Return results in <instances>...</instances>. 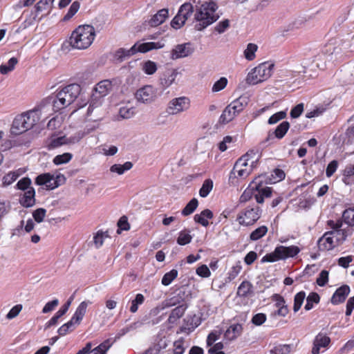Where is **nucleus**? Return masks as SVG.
<instances>
[{"label": "nucleus", "mask_w": 354, "mask_h": 354, "mask_svg": "<svg viewBox=\"0 0 354 354\" xmlns=\"http://www.w3.org/2000/svg\"><path fill=\"white\" fill-rule=\"evenodd\" d=\"M217 5L214 1L205 2L196 8L194 28L201 31L216 21L219 16L216 13Z\"/></svg>", "instance_id": "1"}, {"label": "nucleus", "mask_w": 354, "mask_h": 354, "mask_svg": "<svg viewBox=\"0 0 354 354\" xmlns=\"http://www.w3.org/2000/svg\"><path fill=\"white\" fill-rule=\"evenodd\" d=\"M112 87L111 82L108 80L101 81L95 87L86 113L87 116L89 117L94 113V116L91 118V120H97L100 119L102 99L108 95L111 91Z\"/></svg>", "instance_id": "2"}, {"label": "nucleus", "mask_w": 354, "mask_h": 354, "mask_svg": "<svg viewBox=\"0 0 354 354\" xmlns=\"http://www.w3.org/2000/svg\"><path fill=\"white\" fill-rule=\"evenodd\" d=\"M95 37V31L93 26L90 25L79 26L73 31L69 38V44L75 49H86L92 44Z\"/></svg>", "instance_id": "3"}, {"label": "nucleus", "mask_w": 354, "mask_h": 354, "mask_svg": "<svg viewBox=\"0 0 354 354\" xmlns=\"http://www.w3.org/2000/svg\"><path fill=\"white\" fill-rule=\"evenodd\" d=\"M164 44L160 42H136L129 49L121 48L117 50L114 53V59L117 62L120 63L131 56L136 54L137 53H145L151 50L162 48Z\"/></svg>", "instance_id": "4"}, {"label": "nucleus", "mask_w": 354, "mask_h": 354, "mask_svg": "<svg viewBox=\"0 0 354 354\" xmlns=\"http://www.w3.org/2000/svg\"><path fill=\"white\" fill-rule=\"evenodd\" d=\"M40 120L34 109L24 112L15 117L11 131L15 134H20L31 129Z\"/></svg>", "instance_id": "5"}, {"label": "nucleus", "mask_w": 354, "mask_h": 354, "mask_svg": "<svg viewBox=\"0 0 354 354\" xmlns=\"http://www.w3.org/2000/svg\"><path fill=\"white\" fill-rule=\"evenodd\" d=\"M80 92L81 87L79 84H71L51 95L56 101L58 108L62 110L71 104L80 94Z\"/></svg>", "instance_id": "6"}, {"label": "nucleus", "mask_w": 354, "mask_h": 354, "mask_svg": "<svg viewBox=\"0 0 354 354\" xmlns=\"http://www.w3.org/2000/svg\"><path fill=\"white\" fill-rule=\"evenodd\" d=\"M300 248L297 245H278L275 248L272 252L268 253L263 256L261 260V262L273 263L281 260H285L288 258H294L300 252Z\"/></svg>", "instance_id": "7"}, {"label": "nucleus", "mask_w": 354, "mask_h": 354, "mask_svg": "<svg viewBox=\"0 0 354 354\" xmlns=\"http://www.w3.org/2000/svg\"><path fill=\"white\" fill-rule=\"evenodd\" d=\"M274 64L270 62H263L252 68L248 73L246 82L249 84L255 85L269 79L273 72Z\"/></svg>", "instance_id": "8"}, {"label": "nucleus", "mask_w": 354, "mask_h": 354, "mask_svg": "<svg viewBox=\"0 0 354 354\" xmlns=\"http://www.w3.org/2000/svg\"><path fill=\"white\" fill-rule=\"evenodd\" d=\"M262 209L258 205H248L242 209L236 216V221L243 226H250L261 218Z\"/></svg>", "instance_id": "9"}, {"label": "nucleus", "mask_w": 354, "mask_h": 354, "mask_svg": "<svg viewBox=\"0 0 354 354\" xmlns=\"http://www.w3.org/2000/svg\"><path fill=\"white\" fill-rule=\"evenodd\" d=\"M56 101L53 99L52 95L44 98L41 102L37 105L33 109L37 113L40 120H45L51 115L54 112L60 111L57 106Z\"/></svg>", "instance_id": "10"}, {"label": "nucleus", "mask_w": 354, "mask_h": 354, "mask_svg": "<svg viewBox=\"0 0 354 354\" xmlns=\"http://www.w3.org/2000/svg\"><path fill=\"white\" fill-rule=\"evenodd\" d=\"M190 100L187 97L172 99L168 104L167 112L170 115H176L189 109Z\"/></svg>", "instance_id": "11"}, {"label": "nucleus", "mask_w": 354, "mask_h": 354, "mask_svg": "<svg viewBox=\"0 0 354 354\" xmlns=\"http://www.w3.org/2000/svg\"><path fill=\"white\" fill-rule=\"evenodd\" d=\"M135 97L139 103L150 104L156 98V89L150 85L144 86L136 91Z\"/></svg>", "instance_id": "12"}, {"label": "nucleus", "mask_w": 354, "mask_h": 354, "mask_svg": "<svg viewBox=\"0 0 354 354\" xmlns=\"http://www.w3.org/2000/svg\"><path fill=\"white\" fill-rule=\"evenodd\" d=\"M327 224L332 230L328 232L332 234L331 236L335 241V243L338 245H341L346 240L348 236L347 232L345 230L341 229L342 222L341 221H334L329 220L328 221Z\"/></svg>", "instance_id": "13"}, {"label": "nucleus", "mask_w": 354, "mask_h": 354, "mask_svg": "<svg viewBox=\"0 0 354 354\" xmlns=\"http://www.w3.org/2000/svg\"><path fill=\"white\" fill-rule=\"evenodd\" d=\"M113 342L110 339L104 340L100 345L94 348L91 342H87L84 347L80 350L76 354H106V351L112 346Z\"/></svg>", "instance_id": "14"}, {"label": "nucleus", "mask_w": 354, "mask_h": 354, "mask_svg": "<svg viewBox=\"0 0 354 354\" xmlns=\"http://www.w3.org/2000/svg\"><path fill=\"white\" fill-rule=\"evenodd\" d=\"M249 156H240L236 161L234 169L237 171L240 177L245 178L248 176L252 171V168L250 167Z\"/></svg>", "instance_id": "15"}, {"label": "nucleus", "mask_w": 354, "mask_h": 354, "mask_svg": "<svg viewBox=\"0 0 354 354\" xmlns=\"http://www.w3.org/2000/svg\"><path fill=\"white\" fill-rule=\"evenodd\" d=\"M331 234L326 232L319 239L317 245L320 251H329L338 246Z\"/></svg>", "instance_id": "16"}, {"label": "nucleus", "mask_w": 354, "mask_h": 354, "mask_svg": "<svg viewBox=\"0 0 354 354\" xmlns=\"http://www.w3.org/2000/svg\"><path fill=\"white\" fill-rule=\"evenodd\" d=\"M330 344V338L328 336L322 333H318L313 340L312 354H319L321 348H327Z\"/></svg>", "instance_id": "17"}, {"label": "nucleus", "mask_w": 354, "mask_h": 354, "mask_svg": "<svg viewBox=\"0 0 354 354\" xmlns=\"http://www.w3.org/2000/svg\"><path fill=\"white\" fill-rule=\"evenodd\" d=\"M35 184L38 185H46L48 189H53L59 185L57 180H55L53 176L49 173L37 176L35 178Z\"/></svg>", "instance_id": "18"}, {"label": "nucleus", "mask_w": 354, "mask_h": 354, "mask_svg": "<svg viewBox=\"0 0 354 354\" xmlns=\"http://www.w3.org/2000/svg\"><path fill=\"white\" fill-rule=\"evenodd\" d=\"M350 287L348 285H342L333 293L330 301L334 305L343 303L350 292Z\"/></svg>", "instance_id": "19"}, {"label": "nucleus", "mask_w": 354, "mask_h": 354, "mask_svg": "<svg viewBox=\"0 0 354 354\" xmlns=\"http://www.w3.org/2000/svg\"><path fill=\"white\" fill-rule=\"evenodd\" d=\"M193 53V49L190 48L189 44L177 45L171 51V58L176 59L185 57Z\"/></svg>", "instance_id": "20"}, {"label": "nucleus", "mask_w": 354, "mask_h": 354, "mask_svg": "<svg viewBox=\"0 0 354 354\" xmlns=\"http://www.w3.org/2000/svg\"><path fill=\"white\" fill-rule=\"evenodd\" d=\"M188 306L185 302L174 308L170 313L167 322L169 324H175L185 314Z\"/></svg>", "instance_id": "21"}, {"label": "nucleus", "mask_w": 354, "mask_h": 354, "mask_svg": "<svg viewBox=\"0 0 354 354\" xmlns=\"http://www.w3.org/2000/svg\"><path fill=\"white\" fill-rule=\"evenodd\" d=\"M35 191L33 187L25 191L20 196L19 203L24 207H31L35 205Z\"/></svg>", "instance_id": "22"}, {"label": "nucleus", "mask_w": 354, "mask_h": 354, "mask_svg": "<svg viewBox=\"0 0 354 354\" xmlns=\"http://www.w3.org/2000/svg\"><path fill=\"white\" fill-rule=\"evenodd\" d=\"M177 71L174 69H167L162 75L160 78V84L163 88L169 87L174 82Z\"/></svg>", "instance_id": "23"}, {"label": "nucleus", "mask_w": 354, "mask_h": 354, "mask_svg": "<svg viewBox=\"0 0 354 354\" xmlns=\"http://www.w3.org/2000/svg\"><path fill=\"white\" fill-rule=\"evenodd\" d=\"M253 295V286L249 281L245 280L238 287L236 295L239 297L247 298Z\"/></svg>", "instance_id": "24"}, {"label": "nucleus", "mask_w": 354, "mask_h": 354, "mask_svg": "<svg viewBox=\"0 0 354 354\" xmlns=\"http://www.w3.org/2000/svg\"><path fill=\"white\" fill-rule=\"evenodd\" d=\"M91 304L92 302L90 301H83L79 304L75 313L71 317L75 322H76L77 324H80L86 313L88 306Z\"/></svg>", "instance_id": "25"}, {"label": "nucleus", "mask_w": 354, "mask_h": 354, "mask_svg": "<svg viewBox=\"0 0 354 354\" xmlns=\"http://www.w3.org/2000/svg\"><path fill=\"white\" fill-rule=\"evenodd\" d=\"M213 216V212L209 209H205L200 214H195L194 220L196 223L201 224L202 226L207 227L209 224L208 220L212 219Z\"/></svg>", "instance_id": "26"}, {"label": "nucleus", "mask_w": 354, "mask_h": 354, "mask_svg": "<svg viewBox=\"0 0 354 354\" xmlns=\"http://www.w3.org/2000/svg\"><path fill=\"white\" fill-rule=\"evenodd\" d=\"M342 181L346 185H354V164L347 165L342 171Z\"/></svg>", "instance_id": "27"}, {"label": "nucleus", "mask_w": 354, "mask_h": 354, "mask_svg": "<svg viewBox=\"0 0 354 354\" xmlns=\"http://www.w3.org/2000/svg\"><path fill=\"white\" fill-rule=\"evenodd\" d=\"M168 17V10L163 8L154 15L149 21L151 26H158L162 24Z\"/></svg>", "instance_id": "28"}, {"label": "nucleus", "mask_w": 354, "mask_h": 354, "mask_svg": "<svg viewBox=\"0 0 354 354\" xmlns=\"http://www.w3.org/2000/svg\"><path fill=\"white\" fill-rule=\"evenodd\" d=\"M242 330L243 327L241 324H232L225 331L224 337L228 340H233L241 335Z\"/></svg>", "instance_id": "29"}, {"label": "nucleus", "mask_w": 354, "mask_h": 354, "mask_svg": "<svg viewBox=\"0 0 354 354\" xmlns=\"http://www.w3.org/2000/svg\"><path fill=\"white\" fill-rule=\"evenodd\" d=\"M80 138H81V137L67 138L66 136H61V137H59V138L52 140V141L50 142V144L49 145V147L55 148V147H59L64 144L73 143V142L79 141Z\"/></svg>", "instance_id": "30"}, {"label": "nucleus", "mask_w": 354, "mask_h": 354, "mask_svg": "<svg viewBox=\"0 0 354 354\" xmlns=\"http://www.w3.org/2000/svg\"><path fill=\"white\" fill-rule=\"evenodd\" d=\"M136 113L135 108L129 102L125 104H121L118 114L123 119H129L133 117Z\"/></svg>", "instance_id": "31"}, {"label": "nucleus", "mask_w": 354, "mask_h": 354, "mask_svg": "<svg viewBox=\"0 0 354 354\" xmlns=\"http://www.w3.org/2000/svg\"><path fill=\"white\" fill-rule=\"evenodd\" d=\"M248 104V98L246 97L241 96L240 97L236 99L233 102H232L229 105L232 108V109L236 113V114H239L243 109Z\"/></svg>", "instance_id": "32"}, {"label": "nucleus", "mask_w": 354, "mask_h": 354, "mask_svg": "<svg viewBox=\"0 0 354 354\" xmlns=\"http://www.w3.org/2000/svg\"><path fill=\"white\" fill-rule=\"evenodd\" d=\"M80 324H77L76 322H75L72 318L66 324H63L61 327L59 328L57 332L60 336H64L68 333L73 331L77 326Z\"/></svg>", "instance_id": "33"}, {"label": "nucleus", "mask_w": 354, "mask_h": 354, "mask_svg": "<svg viewBox=\"0 0 354 354\" xmlns=\"http://www.w3.org/2000/svg\"><path fill=\"white\" fill-rule=\"evenodd\" d=\"M320 301V296L315 292H310L306 297V303L304 306L306 310H310L313 308L314 304H317Z\"/></svg>", "instance_id": "34"}, {"label": "nucleus", "mask_w": 354, "mask_h": 354, "mask_svg": "<svg viewBox=\"0 0 354 354\" xmlns=\"http://www.w3.org/2000/svg\"><path fill=\"white\" fill-rule=\"evenodd\" d=\"M236 115V113L230 105H228L223 111V113L220 117V121L225 124L228 123L232 121Z\"/></svg>", "instance_id": "35"}, {"label": "nucleus", "mask_w": 354, "mask_h": 354, "mask_svg": "<svg viewBox=\"0 0 354 354\" xmlns=\"http://www.w3.org/2000/svg\"><path fill=\"white\" fill-rule=\"evenodd\" d=\"M285 177L286 174L284 171L281 169L276 168L271 172L270 177L268 178V183L270 184H274L283 180Z\"/></svg>", "instance_id": "36"}, {"label": "nucleus", "mask_w": 354, "mask_h": 354, "mask_svg": "<svg viewBox=\"0 0 354 354\" xmlns=\"http://www.w3.org/2000/svg\"><path fill=\"white\" fill-rule=\"evenodd\" d=\"M268 228L266 225H261L254 230H253L250 234V240L252 241H257L263 237L268 232Z\"/></svg>", "instance_id": "37"}, {"label": "nucleus", "mask_w": 354, "mask_h": 354, "mask_svg": "<svg viewBox=\"0 0 354 354\" xmlns=\"http://www.w3.org/2000/svg\"><path fill=\"white\" fill-rule=\"evenodd\" d=\"M258 50V46L253 43L247 45L246 48L243 51L245 58L248 61H252L256 57V52Z\"/></svg>", "instance_id": "38"}, {"label": "nucleus", "mask_w": 354, "mask_h": 354, "mask_svg": "<svg viewBox=\"0 0 354 354\" xmlns=\"http://www.w3.org/2000/svg\"><path fill=\"white\" fill-rule=\"evenodd\" d=\"M133 164L131 162H126L123 165L115 164L110 167V171L113 173H117L119 175L123 174L126 171L131 169Z\"/></svg>", "instance_id": "39"}, {"label": "nucleus", "mask_w": 354, "mask_h": 354, "mask_svg": "<svg viewBox=\"0 0 354 354\" xmlns=\"http://www.w3.org/2000/svg\"><path fill=\"white\" fill-rule=\"evenodd\" d=\"M54 1L55 0H39L35 6V15L33 19L36 20L37 15L50 8Z\"/></svg>", "instance_id": "40"}, {"label": "nucleus", "mask_w": 354, "mask_h": 354, "mask_svg": "<svg viewBox=\"0 0 354 354\" xmlns=\"http://www.w3.org/2000/svg\"><path fill=\"white\" fill-rule=\"evenodd\" d=\"M192 240V236L189 232L187 230H183L179 232L176 241L180 245H185L191 243Z\"/></svg>", "instance_id": "41"}, {"label": "nucleus", "mask_w": 354, "mask_h": 354, "mask_svg": "<svg viewBox=\"0 0 354 354\" xmlns=\"http://www.w3.org/2000/svg\"><path fill=\"white\" fill-rule=\"evenodd\" d=\"M306 297V292L304 290L297 292L295 295L293 304V311L295 313H297L300 310Z\"/></svg>", "instance_id": "42"}, {"label": "nucleus", "mask_w": 354, "mask_h": 354, "mask_svg": "<svg viewBox=\"0 0 354 354\" xmlns=\"http://www.w3.org/2000/svg\"><path fill=\"white\" fill-rule=\"evenodd\" d=\"M178 272L176 269H172L169 272H166L161 280V283L163 286H167L170 285L172 281L177 278Z\"/></svg>", "instance_id": "43"}, {"label": "nucleus", "mask_w": 354, "mask_h": 354, "mask_svg": "<svg viewBox=\"0 0 354 354\" xmlns=\"http://www.w3.org/2000/svg\"><path fill=\"white\" fill-rule=\"evenodd\" d=\"M198 205V201L196 198H192L183 209L181 214L182 215L187 216L192 214L197 208Z\"/></svg>", "instance_id": "44"}, {"label": "nucleus", "mask_w": 354, "mask_h": 354, "mask_svg": "<svg viewBox=\"0 0 354 354\" xmlns=\"http://www.w3.org/2000/svg\"><path fill=\"white\" fill-rule=\"evenodd\" d=\"M289 128L290 124L288 122H282L277 127L275 131H274L275 137L278 139H281L286 135Z\"/></svg>", "instance_id": "45"}, {"label": "nucleus", "mask_w": 354, "mask_h": 354, "mask_svg": "<svg viewBox=\"0 0 354 354\" xmlns=\"http://www.w3.org/2000/svg\"><path fill=\"white\" fill-rule=\"evenodd\" d=\"M193 12L194 8L192 4L190 3H185L180 6L178 10V14L180 15V16H182L186 21L187 19L192 15Z\"/></svg>", "instance_id": "46"}, {"label": "nucleus", "mask_w": 354, "mask_h": 354, "mask_svg": "<svg viewBox=\"0 0 354 354\" xmlns=\"http://www.w3.org/2000/svg\"><path fill=\"white\" fill-rule=\"evenodd\" d=\"M242 266L240 261L237 262L236 265L233 266L227 273V276L225 279L226 282H230L233 281L241 272Z\"/></svg>", "instance_id": "47"}, {"label": "nucleus", "mask_w": 354, "mask_h": 354, "mask_svg": "<svg viewBox=\"0 0 354 354\" xmlns=\"http://www.w3.org/2000/svg\"><path fill=\"white\" fill-rule=\"evenodd\" d=\"M213 188V181L211 179H206L199 190V195L205 198L208 196Z\"/></svg>", "instance_id": "48"}, {"label": "nucleus", "mask_w": 354, "mask_h": 354, "mask_svg": "<svg viewBox=\"0 0 354 354\" xmlns=\"http://www.w3.org/2000/svg\"><path fill=\"white\" fill-rule=\"evenodd\" d=\"M342 219L350 226H354V207L346 209L342 214Z\"/></svg>", "instance_id": "49"}, {"label": "nucleus", "mask_w": 354, "mask_h": 354, "mask_svg": "<svg viewBox=\"0 0 354 354\" xmlns=\"http://www.w3.org/2000/svg\"><path fill=\"white\" fill-rule=\"evenodd\" d=\"M17 62L18 60L16 57L10 58L7 64H1L0 66V73L3 75L8 74L9 72L14 70Z\"/></svg>", "instance_id": "50"}, {"label": "nucleus", "mask_w": 354, "mask_h": 354, "mask_svg": "<svg viewBox=\"0 0 354 354\" xmlns=\"http://www.w3.org/2000/svg\"><path fill=\"white\" fill-rule=\"evenodd\" d=\"M145 301V297L143 295L138 293L136 295V298L132 300L131 305L130 306V312L135 313L138 311V306L141 305Z\"/></svg>", "instance_id": "51"}, {"label": "nucleus", "mask_w": 354, "mask_h": 354, "mask_svg": "<svg viewBox=\"0 0 354 354\" xmlns=\"http://www.w3.org/2000/svg\"><path fill=\"white\" fill-rule=\"evenodd\" d=\"M227 79L225 77H221L218 80H217L212 86V91L213 93H216L224 89L227 84Z\"/></svg>", "instance_id": "52"}, {"label": "nucleus", "mask_w": 354, "mask_h": 354, "mask_svg": "<svg viewBox=\"0 0 354 354\" xmlns=\"http://www.w3.org/2000/svg\"><path fill=\"white\" fill-rule=\"evenodd\" d=\"M31 185V180L28 177L22 178L21 180H19L17 185L16 187L18 189L23 190V191H27L28 189H30L32 187H30Z\"/></svg>", "instance_id": "53"}, {"label": "nucleus", "mask_w": 354, "mask_h": 354, "mask_svg": "<svg viewBox=\"0 0 354 354\" xmlns=\"http://www.w3.org/2000/svg\"><path fill=\"white\" fill-rule=\"evenodd\" d=\"M328 271L326 270H322L317 278V284L320 287L326 286L328 281Z\"/></svg>", "instance_id": "54"}, {"label": "nucleus", "mask_w": 354, "mask_h": 354, "mask_svg": "<svg viewBox=\"0 0 354 354\" xmlns=\"http://www.w3.org/2000/svg\"><path fill=\"white\" fill-rule=\"evenodd\" d=\"M62 123V117L55 116L48 122L47 128L50 130H55L61 127Z\"/></svg>", "instance_id": "55"}, {"label": "nucleus", "mask_w": 354, "mask_h": 354, "mask_svg": "<svg viewBox=\"0 0 354 354\" xmlns=\"http://www.w3.org/2000/svg\"><path fill=\"white\" fill-rule=\"evenodd\" d=\"M142 69L145 73L152 75L156 71L157 66L155 62L149 60L144 63Z\"/></svg>", "instance_id": "56"}, {"label": "nucleus", "mask_w": 354, "mask_h": 354, "mask_svg": "<svg viewBox=\"0 0 354 354\" xmlns=\"http://www.w3.org/2000/svg\"><path fill=\"white\" fill-rule=\"evenodd\" d=\"M286 112L284 111H281L279 112H277L274 114H273L272 116L270 117L268 119V124H274L277 123L279 120H283L286 118Z\"/></svg>", "instance_id": "57"}, {"label": "nucleus", "mask_w": 354, "mask_h": 354, "mask_svg": "<svg viewBox=\"0 0 354 354\" xmlns=\"http://www.w3.org/2000/svg\"><path fill=\"white\" fill-rule=\"evenodd\" d=\"M46 210L44 208H38L32 212V216L34 220L37 223H41L44 221L46 216Z\"/></svg>", "instance_id": "58"}, {"label": "nucleus", "mask_w": 354, "mask_h": 354, "mask_svg": "<svg viewBox=\"0 0 354 354\" xmlns=\"http://www.w3.org/2000/svg\"><path fill=\"white\" fill-rule=\"evenodd\" d=\"M185 352L184 339L180 337L174 342V353L183 354Z\"/></svg>", "instance_id": "59"}, {"label": "nucleus", "mask_w": 354, "mask_h": 354, "mask_svg": "<svg viewBox=\"0 0 354 354\" xmlns=\"http://www.w3.org/2000/svg\"><path fill=\"white\" fill-rule=\"evenodd\" d=\"M80 6V5L78 1L73 2L67 14L64 16V19H70L78 11Z\"/></svg>", "instance_id": "60"}, {"label": "nucleus", "mask_w": 354, "mask_h": 354, "mask_svg": "<svg viewBox=\"0 0 354 354\" xmlns=\"http://www.w3.org/2000/svg\"><path fill=\"white\" fill-rule=\"evenodd\" d=\"M267 319V316L264 313H257L252 318V323L255 326L262 325Z\"/></svg>", "instance_id": "61"}, {"label": "nucleus", "mask_w": 354, "mask_h": 354, "mask_svg": "<svg viewBox=\"0 0 354 354\" xmlns=\"http://www.w3.org/2000/svg\"><path fill=\"white\" fill-rule=\"evenodd\" d=\"M221 333L218 331H212L207 335L206 344L207 346H212L214 342L220 338Z\"/></svg>", "instance_id": "62"}, {"label": "nucleus", "mask_w": 354, "mask_h": 354, "mask_svg": "<svg viewBox=\"0 0 354 354\" xmlns=\"http://www.w3.org/2000/svg\"><path fill=\"white\" fill-rule=\"evenodd\" d=\"M304 109V105L303 103L298 104L291 109L290 113V117L292 118H299L303 113Z\"/></svg>", "instance_id": "63"}, {"label": "nucleus", "mask_w": 354, "mask_h": 354, "mask_svg": "<svg viewBox=\"0 0 354 354\" xmlns=\"http://www.w3.org/2000/svg\"><path fill=\"white\" fill-rule=\"evenodd\" d=\"M273 348L277 354H289L291 351V347L289 344H279Z\"/></svg>", "instance_id": "64"}]
</instances>
